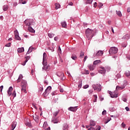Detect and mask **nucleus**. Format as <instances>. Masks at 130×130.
I'll list each match as a JSON object with an SVG mask.
<instances>
[{"mask_svg": "<svg viewBox=\"0 0 130 130\" xmlns=\"http://www.w3.org/2000/svg\"><path fill=\"white\" fill-rule=\"evenodd\" d=\"M85 34L87 39L90 40L93 38V36H95V31L88 28L86 30Z\"/></svg>", "mask_w": 130, "mask_h": 130, "instance_id": "f257e3e1", "label": "nucleus"}, {"mask_svg": "<svg viewBox=\"0 0 130 130\" xmlns=\"http://www.w3.org/2000/svg\"><path fill=\"white\" fill-rule=\"evenodd\" d=\"M117 51H118V49L115 47H111L109 50V53L111 55L116 54Z\"/></svg>", "mask_w": 130, "mask_h": 130, "instance_id": "f03ea898", "label": "nucleus"}, {"mask_svg": "<svg viewBox=\"0 0 130 130\" xmlns=\"http://www.w3.org/2000/svg\"><path fill=\"white\" fill-rule=\"evenodd\" d=\"M92 87L94 91H98L99 92H100V91H101V89H102V87H101V85L100 84L97 85L93 84L92 85Z\"/></svg>", "mask_w": 130, "mask_h": 130, "instance_id": "7ed1b4c3", "label": "nucleus"}, {"mask_svg": "<svg viewBox=\"0 0 130 130\" xmlns=\"http://www.w3.org/2000/svg\"><path fill=\"white\" fill-rule=\"evenodd\" d=\"M108 92L111 98H116L118 97L117 92L116 91H115L113 92H111V91H108Z\"/></svg>", "mask_w": 130, "mask_h": 130, "instance_id": "20e7f679", "label": "nucleus"}, {"mask_svg": "<svg viewBox=\"0 0 130 130\" xmlns=\"http://www.w3.org/2000/svg\"><path fill=\"white\" fill-rule=\"evenodd\" d=\"M103 55V51L101 50L98 51L96 53L93 54V57H98L99 56H101Z\"/></svg>", "mask_w": 130, "mask_h": 130, "instance_id": "39448f33", "label": "nucleus"}, {"mask_svg": "<svg viewBox=\"0 0 130 130\" xmlns=\"http://www.w3.org/2000/svg\"><path fill=\"white\" fill-rule=\"evenodd\" d=\"M32 19H26L24 21V23L26 26H31L32 25V23H33Z\"/></svg>", "mask_w": 130, "mask_h": 130, "instance_id": "423d86ee", "label": "nucleus"}, {"mask_svg": "<svg viewBox=\"0 0 130 130\" xmlns=\"http://www.w3.org/2000/svg\"><path fill=\"white\" fill-rule=\"evenodd\" d=\"M14 34L15 38L16 40H21V38L19 36V32L18 31V30L16 29L14 31Z\"/></svg>", "mask_w": 130, "mask_h": 130, "instance_id": "0eeeda50", "label": "nucleus"}, {"mask_svg": "<svg viewBox=\"0 0 130 130\" xmlns=\"http://www.w3.org/2000/svg\"><path fill=\"white\" fill-rule=\"evenodd\" d=\"M101 70H99V73L102 74V75H105L106 74V69L104 67H101Z\"/></svg>", "mask_w": 130, "mask_h": 130, "instance_id": "6e6552de", "label": "nucleus"}, {"mask_svg": "<svg viewBox=\"0 0 130 130\" xmlns=\"http://www.w3.org/2000/svg\"><path fill=\"white\" fill-rule=\"evenodd\" d=\"M26 86H27V81H24V85L22 86L21 92L23 93H27L26 90Z\"/></svg>", "mask_w": 130, "mask_h": 130, "instance_id": "1a4fd4ad", "label": "nucleus"}, {"mask_svg": "<svg viewBox=\"0 0 130 130\" xmlns=\"http://www.w3.org/2000/svg\"><path fill=\"white\" fill-rule=\"evenodd\" d=\"M78 107H70L68 108V110H69V111H73V112H75L76 111H77V108Z\"/></svg>", "mask_w": 130, "mask_h": 130, "instance_id": "9d476101", "label": "nucleus"}, {"mask_svg": "<svg viewBox=\"0 0 130 130\" xmlns=\"http://www.w3.org/2000/svg\"><path fill=\"white\" fill-rule=\"evenodd\" d=\"M13 91V87L10 86L8 90H7V93H8V96H11V95H12V91Z\"/></svg>", "mask_w": 130, "mask_h": 130, "instance_id": "9b49d317", "label": "nucleus"}, {"mask_svg": "<svg viewBox=\"0 0 130 130\" xmlns=\"http://www.w3.org/2000/svg\"><path fill=\"white\" fill-rule=\"evenodd\" d=\"M51 122H53V123H58V119L55 117H53L52 118Z\"/></svg>", "mask_w": 130, "mask_h": 130, "instance_id": "f8f14e48", "label": "nucleus"}, {"mask_svg": "<svg viewBox=\"0 0 130 130\" xmlns=\"http://www.w3.org/2000/svg\"><path fill=\"white\" fill-rule=\"evenodd\" d=\"M88 68L89 69L90 71H94V69H95V66L92 64H89L88 65Z\"/></svg>", "mask_w": 130, "mask_h": 130, "instance_id": "ddd939ff", "label": "nucleus"}, {"mask_svg": "<svg viewBox=\"0 0 130 130\" xmlns=\"http://www.w3.org/2000/svg\"><path fill=\"white\" fill-rule=\"evenodd\" d=\"M89 124L90 126H95L96 125V122L93 120H90Z\"/></svg>", "mask_w": 130, "mask_h": 130, "instance_id": "4468645a", "label": "nucleus"}, {"mask_svg": "<svg viewBox=\"0 0 130 130\" xmlns=\"http://www.w3.org/2000/svg\"><path fill=\"white\" fill-rule=\"evenodd\" d=\"M57 77L59 78H62V77H64V74L62 72H57L56 73Z\"/></svg>", "mask_w": 130, "mask_h": 130, "instance_id": "2eb2a0df", "label": "nucleus"}, {"mask_svg": "<svg viewBox=\"0 0 130 130\" xmlns=\"http://www.w3.org/2000/svg\"><path fill=\"white\" fill-rule=\"evenodd\" d=\"M17 125V122L13 121L11 124L12 128H13L12 130L15 129L16 128V126Z\"/></svg>", "mask_w": 130, "mask_h": 130, "instance_id": "dca6fc26", "label": "nucleus"}, {"mask_svg": "<svg viewBox=\"0 0 130 130\" xmlns=\"http://www.w3.org/2000/svg\"><path fill=\"white\" fill-rule=\"evenodd\" d=\"M33 118L36 122H39V116L37 115L33 116Z\"/></svg>", "mask_w": 130, "mask_h": 130, "instance_id": "f3484780", "label": "nucleus"}, {"mask_svg": "<svg viewBox=\"0 0 130 130\" xmlns=\"http://www.w3.org/2000/svg\"><path fill=\"white\" fill-rule=\"evenodd\" d=\"M24 51H25V50L24 49V47L19 48L17 49V52L19 53H21V52H24Z\"/></svg>", "mask_w": 130, "mask_h": 130, "instance_id": "a211bd4d", "label": "nucleus"}, {"mask_svg": "<svg viewBox=\"0 0 130 130\" xmlns=\"http://www.w3.org/2000/svg\"><path fill=\"white\" fill-rule=\"evenodd\" d=\"M50 67L47 65L45 66H43V67L42 68L43 71H47V70H50Z\"/></svg>", "mask_w": 130, "mask_h": 130, "instance_id": "6ab92c4d", "label": "nucleus"}, {"mask_svg": "<svg viewBox=\"0 0 130 130\" xmlns=\"http://www.w3.org/2000/svg\"><path fill=\"white\" fill-rule=\"evenodd\" d=\"M50 93V92L48 90H46V89L44 93H43V96H44V97H47Z\"/></svg>", "mask_w": 130, "mask_h": 130, "instance_id": "aec40b11", "label": "nucleus"}, {"mask_svg": "<svg viewBox=\"0 0 130 130\" xmlns=\"http://www.w3.org/2000/svg\"><path fill=\"white\" fill-rule=\"evenodd\" d=\"M28 30L29 32H31V33H35V30L32 28L31 26H29L28 27Z\"/></svg>", "mask_w": 130, "mask_h": 130, "instance_id": "412c9836", "label": "nucleus"}, {"mask_svg": "<svg viewBox=\"0 0 130 130\" xmlns=\"http://www.w3.org/2000/svg\"><path fill=\"white\" fill-rule=\"evenodd\" d=\"M126 85H127V81L126 80H124L123 82V85H122V89H124Z\"/></svg>", "mask_w": 130, "mask_h": 130, "instance_id": "4be33fe9", "label": "nucleus"}, {"mask_svg": "<svg viewBox=\"0 0 130 130\" xmlns=\"http://www.w3.org/2000/svg\"><path fill=\"white\" fill-rule=\"evenodd\" d=\"M23 79V75L22 74H20L17 79V83H20L21 82V80Z\"/></svg>", "mask_w": 130, "mask_h": 130, "instance_id": "5701e85b", "label": "nucleus"}, {"mask_svg": "<svg viewBox=\"0 0 130 130\" xmlns=\"http://www.w3.org/2000/svg\"><path fill=\"white\" fill-rule=\"evenodd\" d=\"M130 38V35L129 34L125 35L122 37V39L128 40Z\"/></svg>", "mask_w": 130, "mask_h": 130, "instance_id": "b1692460", "label": "nucleus"}, {"mask_svg": "<svg viewBox=\"0 0 130 130\" xmlns=\"http://www.w3.org/2000/svg\"><path fill=\"white\" fill-rule=\"evenodd\" d=\"M92 3H93V0H86L85 2L86 5H92Z\"/></svg>", "mask_w": 130, "mask_h": 130, "instance_id": "393cba45", "label": "nucleus"}, {"mask_svg": "<svg viewBox=\"0 0 130 130\" xmlns=\"http://www.w3.org/2000/svg\"><path fill=\"white\" fill-rule=\"evenodd\" d=\"M69 128V125H68V124L65 123L63 125V130H66L68 129Z\"/></svg>", "mask_w": 130, "mask_h": 130, "instance_id": "a878e982", "label": "nucleus"}, {"mask_svg": "<svg viewBox=\"0 0 130 130\" xmlns=\"http://www.w3.org/2000/svg\"><path fill=\"white\" fill-rule=\"evenodd\" d=\"M71 58L73 59V60H77V55L75 54H72L71 56Z\"/></svg>", "mask_w": 130, "mask_h": 130, "instance_id": "bb28decb", "label": "nucleus"}, {"mask_svg": "<svg viewBox=\"0 0 130 130\" xmlns=\"http://www.w3.org/2000/svg\"><path fill=\"white\" fill-rule=\"evenodd\" d=\"M9 10V6L8 5H4L3 6V10L4 12H6V11H8Z\"/></svg>", "mask_w": 130, "mask_h": 130, "instance_id": "cd10ccee", "label": "nucleus"}, {"mask_svg": "<svg viewBox=\"0 0 130 130\" xmlns=\"http://www.w3.org/2000/svg\"><path fill=\"white\" fill-rule=\"evenodd\" d=\"M101 60H96L93 61V65L96 66V64H98V63H100Z\"/></svg>", "mask_w": 130, "mask_h": 130, "instance_id": "c85d7f7f", "label": "nucleus"}, {"mask_svg": "<svg viewBox=\"0 0 130 130\" xmlns=\"http://www.w3.org/2000/svg\"><path fill=\"white\" fill-rule=\"evenodd\" d=\"M47 126H48V124H47V121L44 122L43 126V128H46Z\"/></svg>", "mask_w": 130, "mask_h": 130, "instance_id": "c756f323", "label": "nucleus"}, {"mask_svg": "<svg viewBox=\"0 0 130 130\" xmlns=\"http://www.w3.org/2000/svg\"><path fill=\"white\" fill-rule=\"evenodd\" d=\"M32 49H33V47H30L29 48L28 50V51L27 52L26 54H29V53H31V52L32 51Z\"/></svg>", "mask_w": 130, "mask_h": 130, "instance_id": "7c9ffc66", "label": "nucleus"}, {"mask_svg": "<svg viewBox=\"0 0 130 130\" xmlns=\"http://www.w3.org/2000/svg\"><path fill=\"white\" fill-rule=\"evenodd\" d=\"M61 25L63 28H66V27H67V22H66V21L61 22Z\"/></svg>", "mask_w": 130, "mask_h": 130, "instance_id": "2f4dec72", "label": "nucleus"}, {"mask_svg": "<svg viewBox=\"0 0 130 130\" xmlns=\"http://www.w3.org/2000/svg\"><path fill=\"white\" fill-rule=\"evenodd\" d=\"M59 113V110H58L56 111V112H54L53 114L54 117H55L57 115V114H58Z\"/></svg>", "mask_w": 130, "mask_h": 130, "instance_id": "473e14b6", "label": "nucleus"}, {"mask_svg": "<svg viewBox=\"0 0 130 130\" xmlns=\"http://www.w3.org/2000/svg\"><path fill=\"white\" fill-rule=\"evenodd\" d=\"M55 6L56 10H58V9H59V8H60V5H59L57 3L55 4Z\"/></svg>", "mask_w": 130, "mask_h": 130, "instance_id": "72a5a7b5", "label": "nucleus"}, {"mask_svg": "<svg viewBox=\"0 0 130 130\" xmlns=\"http://www.w3.org/2000/svg\"><path fill=\"white\" fill-rule=\"evenodd\" d=\"M47 56V55L46 54V53L44 52L43 53V60H44V61L45 60H46V57Z\"/></svg>", "mask_w": 130, "mask_h": 130, "instance_id": "f704fd0d", "label": "nucleus"}, {"mask_svg": "<svg viewBox=\"0 0 130 130\" xmlns=\"http://www.w3.org/2000/svg\"><path fill=\"white\" fill-rule=\"evenodd\" d=\"M84 55H85V53H84V52H81L80 53L79 57L80 58H83V57H84Z\"/></svg>", "mask_w": 130, "mask_h": 130, "instance_id": "c9c22d12", "label": "nucleus"}, {"mask_svg": "<svg viewBox=\"0 0 130 130\" xmlns=\"http://www.w3.org/2000/svg\"><path fill=\"white\" fill-rule=\"evenodd\" d=\"M124 88H122V85L121 86H117L116 87V90L117 91V90H123Z\"/></svg>", "mask_w": 130, "mask_h": 130, "instance_id": "e433bc0d", "label": "nucleus"}, {"mask_svg": "<svg viewBox=\"0 0 130 130\" xmlns=\"http://www.w3.org/2000/svg\"><path fill=\"white\" fill-rule=\"evenodd\" d=\"M48 36L49 37V38H53V37H54V34L52 33H49L48 34Z\"/></svg>", "mask_w": 130, "mask_h": 130, "instance_id": "4c0bfd02", "label": "nucleus"}, {"mask_svg": "<svg viewBox=\"0 0 130 130\" xmlns=\"http://www.w3.org/2000/svg\"><path fill=\"white\" fill-rule=\"evenodd\" d=\"M125 75L126 76V77H129V76H130V72L129 71H126L125 72Z\"/></svg>", "mask_w": 130, "mask_h": 130, "instance_id": "58836bf2", "label": "nucleus"}, {"mask_svg": "<svg viewBox=\"0 0 130 130\" xmlns=\"http://www.w3.org/2000/svg\"><path fill=\"white\" fill-rule=\"evenodd\" d=\"M116 14L119 17H121V16H122V14H121V12H120L119 11H116Z\"/></svg>", "mask_w": 130, "mask_h": 130, "instance_id": "ea45409f", "label": "nucleus"}, {"mask_svg": "<svg viewBox=\"0 0 130 130\" xmlns=\"http://www.w3.org/2000/svg\"><path fill=\"white\" fill-rule=\"evenodd\" d=\"M25 125H27V126H28L29 127H32V124H31L30 122H27L25 123Z\"/></svg>", "mask_w": 130, "mask_h": 130, "instance_id": "a19ab883", "label": "nucleus"}, {"mask_svg": "<svg viewBox=\"0 0 130 130\" xmlns=\"http://www.w3.org/2000/svg\"><path fill=\"white\" fill-rule=\"evenodd\" d=\"M78 87L82 88V80H80L78 82Z\"/></svg>", "mask_w": 130, "mask_h": 130, "instance_id": "79ce46f5", "label": "nucleus"}, {"mask_svg": "<svg viewBox=\"0 0 130 130\" xmlns=\"http://www.w3.org/2000/svg\"><path fill=\"white\" fill-rule=\"evenodd\" d=\"M51 89H52V88H51V86H48L46 89V91H48L49 92H51Z\"/></svg>", "mask_w": 130, "mask_h": 130, "instance_id": "37998d69", "label": "nucleus"}, {"mask_svg": "<svg viewBox=\"0 0 130 130\" xmlns=\"http://www.w3.org/2000/svg\"><path fill=\"white\" fill-rule=\"evenodd\" d=\"M51 89H52V88H51V86H48L46 89V91H48L49 92H51Z\"/></svg>", "mask_w": 130, "mask_h": 130, "instance_id": "c03bdc74", "label": "nucleus"}, {"mask_svg": "<svg viewBox=\"0 0 130 130\" xmlns=\"http://www.w3.org/2000/svg\"><path fill=\"white\" fill-rule=\"evenodd\" d=\"M105 69H106L107 72H110V70H111V68L108 66L105 67Z\"/></svg>", "mask_w": 130, "mask_h": 130, "instance_id": "a18cd8bd", "label": "nucleus"}, {"mask_svg": "<svg viewBox=\"0 0 130 130\" xmlns=\"http://www.w3.org/2000/svg\"><path fill=\"white\" fill-rule=\"evenodd\" d=\"M43 65L44 66H47V62L46 61V60H45L44 61V60H43Z\"/></svg>", "mask_w": 130, "mask_h": 130, "instance_id": "49530a36", "label": "nucleus"}, {"mask_svg": "<svg viewBox=\"0 0 130 130\" xmlns=\"http://www.w3.org/2000/svg\"><path fill=\"white\" fill-rule=\"evenodd\" d=\"M93 97L94 98V100L93 101V102H97V95L94 94Z\"/></svg>", "mask_w": 130, "mask_h": 130, "instance_id": "de8ad7c7", "label": "nucleus"}, {"mask_svg": "<svg viewBox=\"0 0 130 130\" xmlns=\"http://www.w3.org/2000/svg\"><path fill=\"white\" fill-rule=\"evenodd\" d=\"M126 125L124 122H122L121 124V127H123V128H125Z\"/></svg>", "mask_w": 130, "mask_h": 130, "instance_id": "09e8293b", "label": "nucleus"}, {"mask_svg": "<svg viewBox=\"0 0 130 130\" xmlns=\"http://www.w3.org/2000/svg\"><path fill=\"white\" fill-rule=\"evenodd\" d=\"M96 129L95 130H101V126L98 125H96Z\"/></svg>", "mask_w": 130, "mask_h": 130, "instance_id": "8fccbe9b", "label": "nucleus"}, {"mask_svg": "<svg viewBox=\"0 0 130 130\" xmlns=\"http://www.w3.org/2000/svg\"><path fill=\"white\" fill-rule=\"evenodd\" d=\"M16 91H13V93H12V95L13 96V98H15V97H16Z\"/></svg>", "mask_w": 130, "mask_h": 130, "instance_id": "3c124183", "label": "nucleus"}, {"mask_svg": "<svg viewBox=\"0 0 130 130\" xmlns=\"http://www.w3.org/2000/svg\"><path fill=\"white\" fill-rule=\"evenodd\" d=\"M102 7H103V4H102L101 3H99V7L100 8V9H101Z\"/></svg>", "mask_w": 130, "mask_h": 130, "instance_id": "603ef678", "label": "nucleus"}, {"mask_svg": "<svg viewBox=\"0 0 130 130\" xmlns=\"http://www.w3.org/2000/svg\"><path fill=\"white\" fill-rule=\"evenodd\" d=\"M89 71L86 70L85 73H83L84 75H89Z\"/></svg>", "mask_w": 130, "mask_h": 130, "instance_id": "864d4df0", "label": "nucleus"}, {"mask_svg": "<svg viewBox=\"0 0 130 130\" xmlns=\"http://www.w3.org/2000/svg\"><path fill=\"white\" fill-rule=\"evenodd\" d=\"M55 95H56V92L55 91H53L51 93V95L52 96H55Z\"/></svg>", "mask_w": 130, "mask_h": 130, "instance_id": "5fc2aeb1", "label": "nucleus"}, {"mask_svg": "<svg viewBox=\"0 0 130 130\" xmlns=\"http://www.w3.org/2000/svg\"><path fill=\"white\" fill-rule=\"evenodd\" d=\"M5 46L6 47H10V46H11V43H9L8 44H6Z\"/></svg>", "mask_w": 130, "mask_h": 130, "instance_id": "6e6d98bb", "label": "nucleus"}, {"mask_svg": "<svg viewBox=\"0 0 130 130\" xmlns=\"http://www.w3.org/2000/svg\"><path fill=\"white\" fill-rule=\"evenodd\" d=\"M89 87V85L86 84L83 87V89H87V88Z\"/></svg>", "mask_w": 130, "mask_h": 130, "instance_id": "4d7b16f0", "label": "nucleus"}, {"mask_svg": "<svg viewBox=\"0 0 130 130\" xmlns=\"http://www.w3.org/2000/svg\"><path fill=\"white\" fill-rule=\"evenodd\" d=\"M87 58H88V56H85L84 59H83L84 62H85V61H86V60H87Z\"/></svg>", "mask_w": 130, "mask_h": 130, "instance_id": "13d9d810", "label": "nucleus"}, {"mask_svg": "<svg viewBox=\"0 0 130 130\" xmlns=\"http://www.w3.org/2000/svg\"><path fill=\"white\" fill-rule=\"evenodd\" d=\"M4 89V86L3 85H2L1 87H0V92H3V89Z\"/></svg>", "mask_w": 130, "mask_h": 130, "instance_id": "bf43d9fd", "label": "nucleus"}, {"mask_svg": "<svg viewBox=\"0 0 130 130\" xmlns=\"http://www.w3.org/2000/svg\"><path fill=\"white\" fill-rule=\"evenodd\" d=\"M102 114L103 115H105L106 114V110H104L103 112H102Z\"/></svg>", "mask_w": 130, "mask_h": 130, "instance_id": "052dcab7", "label": "nucleus"}, {"mask_svg": "<svg viewBox=\"0 0 130 130\" xmlns=\"http://www.w3.org/2000/svg\"><path fill=\"white\" fill-rule=\"evenodd\" d=\"M17 6H18V3L17 2H14L13 3V6L14 7H17Z\"/></svg>", "mask_w": 130, "mask_h": 130, "instance_id": "680f3d73", "label": "nucleus"}, {"mask_svg": "<svg viewBox=\"0 0 130 130\" xmlns=\"http://www.w3.org/2000/svg\"><path fill=\"white\" fill-rule=\"evenodd\" d=\"M122 100L124 102H126V99L125 98H122Z\"/></svg>", "mask_w": 130, "mask_h": 130, "instance_id": "e2e57ef3", "label": "nucleus"}, {"mask_svg": "<svg viewBox=\"0 0 130 130\" xmlns=\"http://www.w3.org/2000/svg\"><path fill=\"white\" fill-rule=\"evenodd\" d=\"M125 109L126 110V111H129V108H128V107H126Z\"/></svg>", "mask_w": 130, "mask_h": 130, "instance_id": "0e129e2a", "label": "nucleus"}, {"mask_svg": "<svg viewBox=\"0 0 130 130\" xmlns=\"http://www.w3.org/2000/svg\"><path fill=\"white\" fill-rule=\"evenodd\" d=\"M88 130H96V129H95L94 127H90L88 129Z\"/></svg>", "mask_w": 130, "mask_h": 130, "instance_id": "69168bd1", "label": "nucleus"}, {"mask_svg": "<svg viewBox=\"0 0 130 130\" xmlns=\"http://www.w3.org/2000/svg\"><path fill=\"white\" fill-rule=\"evenodd\" d=\"M110 111H114V110H115V109H114V108H111L110 109Z\"/></svg>", "mask_w": 130, "mask_h": 130, "instance_id": "338daca9", "label": "nucleus"}, {"mask_svg": "<svg viewBox=\"0 0 130 130\" xmlns=\"http://www.w3.org/2000/svg\"><path fill=\"white\" fill-rule=\"evenodd\" d=\"M127 13H130V7H128L127 9Z\"/></svg>", "mask_w": 130, "mask_h": 130, "instance_id": "774afa93", "label": "nucleus"}]
</instances>
